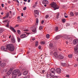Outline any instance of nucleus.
<instances>
[{"instance_id": "42", "label": "nucleus", "mask_w": 78, "mask_h": 78, "mask_svg": "<svg viewBox=\"0 0 78 78\" xmlns=\"http://www.w3.org/2000/svg\"><path fill=\"white\" fill-rule=\"evenodd\" d=\"M6 27H9V23H7V24L6 25Z\"/></svg>"}, {"instance_id": "35", "label": "nucleus", "mask_w": 78, "mask_h": 78, "mask_svg": "<svg viewBox=\"0 0 78 78\" xmlns=\"http://www.w3.org/2000/svg\"><path fill=\"white\" fill-rule=\"evenodd\" d=\"M34 40H35V38L31 39L30 41L31 42H33Z\"/></svg>"}, {"instance_id": "50", "label": "nucleus", "mask_w": 78, "mask_h": 78, "mask_svg": "<svg viewBox=\"0 0 78 78\" xmlns=\"http://www.w3.org/2000/svg\"><path fill=\"white\" fill-rule=\"evenodd\" d=\"M44 21L43 20V21H41V23L42 24H43V23H44Z\"/></svg>"}, {"instance_id": "8", "label": "nucleus", "mask_w": 78, "mask_h": 78, "mask_svg": "<svg viewBox=\"0 0 78 78\" xmlns=\"http://www.w3.org/2000/svg\"><path fill=\"white\" fill-rule=\"evenodd\" d=\"M20 37L22 39H23V38H25V37H27V36H26V34H23L20 36Z\"/></svg>"}, {"instance_id": "12", "label": "nucleus", "mask_w": 78, "mask_h": 78, "mask_svg": "<svg viewBox=\"0 0 78 78\" xmlns=\"http://www.w3.org/2000/svg\"><path fill=\"white\" fill-rule=\"evenodd\" d=\"M6 64L5 62L2 63L1 64V66L2 67H5V66H6Z\"/></svg>"}, {"instance_id": "3", "label": "nucleus", "mask_w": 78, "mask_h": 78, "mask_svg": "<svg viewBox=\"0 0 78 78\" xmlns=\"http://www.w3.org/2000/svg\"><path fill=\"white\" fill-rule=\"evenodd\" d=\"M51 7L54 8V10H56V9H58L59 8V6L55 2H53L51 3L50 4Z\"/></svg>"}, {"instance_id": "51", "label": "nucleus", "mask_w": 78, "mask_h": 78, "mask_svg": "<svg viewBox=\"0 0 78 78\" xmlns=\"http://www.w3.org/2000/svg\"><path fill=\"white\" fill-rule=\"evenodd\" d=\"M2 6L3 7H4V4H2Z\"/></svg>"}, {"instance_id": "36", "label": "nucleus", "mask_w": 78, "mask_h": 78, "mask_svg": "<svg viewBox=\"0 0 78 78\" xmlns=\"http://www.w3.org/2000/svg\"><path fill=\"white\" fill-rule=\"evenodd\" d=\"M48 17H49V16L48 15H46L45 16L46 19H47Z\"/></svg>"}, {"instance_id": "2", "label": "nucleus", "mask_w": 78, "mask_h": 78, "mask_svg": "<svg viewBox=\"0 0 78 78\" xmlns=\"http://www.w3.org/2000/svg\"><path fill=\"white\" fill-rule=\"evenodd\" d=\"M12 78H16L17 75L18 76H20L22 75V73L20 72V70L19 69H15L12 72Z\"/></svg>"}, {"instance_id": "38", "label": "nucleus", "mask_w": 78, "mask_h": 78, "mask_svg": "<svg viewBox=\"0 0 78 78\" xmlns=\"http://www.w3.org/2000/svg\"><path fill=\"white\" fill-rule=\"evenodd\" d=\"M44 44H45V42L42 41L41 42V44H42L44 45Z\"/></svg>"}, {"instance_id": "13", "label": "nucleus", "mask_w": 78, "mask_h": 78, "mask_svg": "<svg viewBox=\"0 0 78 78\" xmlns=\"http://www.w3.org/2000/svg\"><path fill=\"white\" fill-rule=\"evenodd\" d=\"M10 29L12 31L14 32V33H16V30H15V29H14V28H13V27L10 26Z\"/></svg>"}, {"instance_id": "48", "label": "nucleus", "mask_w": 78, "mask_h": 78, "mask_svg": "<svg viewBox=\"0 0 78 78\" xmlns=\"http://www.w3.org/2000/svg\"><path fill=\"white\" fill-rule=\"evenodd\" d=\"M64 16H65V18H67V17H68V16H66V15L64 14Z\"/></svg>"}, {"instance_id": "5", "label": "nucleus", "mask_w": 78, "mask_h": 78, "mask_svg": "<svg viewBox=\"0 0 78 78\" xmlns=\"http://www.w3.org/2000/svg\"><path fill=\"white\" fill-rule=\"evenodd\" d=\"M57 58L59 59H64V56H63V54H60L58 56Z\"/></svg>"}, {"instance_id": "47", "label": "nucleus", "mask_w": 78, "mask_h": 78, "mask_svg": "<svg viewBox=\"0 0 78 78\" xmlns=\"http://www.w3.org/2000/svg\"><path fill=\"white\" fill-rule=\"evenodd\" d=\"M66 77H67V78H69V75H67L66 76Z\"/></svg>"}, {"instance_id": "23", "label": "nucleus", "mask_w": 78, "mask_h": 78, "mask_svg": "<svg viewBox=\"0 0 78 78\" xmlns=\"http://www.w3.org/2000/svg\"><path fill=\"white\" fill-rule=\"evenodd\" d=\"M62 66L63 67H66L67 66V64L66 63H63L62 64Z\"/></svg>"}, {"instance_id": "29", "label": "nucleus", "mask_w": 78, "mask_h": 78, "mask_svg": "<svg viewBox=\"0 0 78 78\" xmlns=\"http://www.w3.org/2000/svg\"><path fill=\"white\" fill-rule=\"evenodd\" d=\"M17 32L19 34H21L20 33V30H17Z\"/></svg>"}, {"instance_id": "21", "label": "nucleus", "mask_w": 78, "mask_h": 78, "mask_svg": "<svg viewBox=\"0 0 78 78\" xmlns=\"http://www.w3.org/2000/svg\"><path fill=\"white\" fill-rule=\"evenodd\" d=\"M49 47L50 48H52L53 47V45L52 44V43H50L49 44Z\"/></svg>"}, {"instance_id": "59", "label": "nucleus", "mask_w": 78, "mask_h": 78, "mask_svg": "<svg viewBox=\"0 0 78 78\" xmlns=\"http://www.w3.org/2000/svg\"><path fill=\"white\" fill-rule=\"evenodd\" d=\"M36 5H34L33 6V8H35V7H36Z\"/></svg>"}, {"instance_id": "34", "label": "nucleus", "mask_w": 78, "mask_h": 78, "mask_svg": "<svg viewBox=\"0 0 78 78\" xmlns=\"http://www.w3.org/2000/svg\"><path fill=\"white\" fill-rule=\"evenodd\" d=\"M38 45V42L37 41L36 42V43H35V46L36 47Z\"/></svg>"}, {"instance_id": "54", "label": "nucleus", "mask_w": 78, "mask_h": 78, "mask_svg": "<svg viewBox=\"0 0 78 78\" xmlns=\"http://www.w3.org/2000/svg\"><path fill=\"white\" fill-rule=\"evenodd\" d=\"M6 18H7L6 17V16H5L4 17H3V19H6Z\"/></svg>"}, {"instance_id": "10", "label": "nucleus", "mask_w": 78, "mask_h": 78, "mask_svg": "<svg viewBox=\"0 0 78 78\" xmlns=\"http://www.w3.org/2000/svg\"><path fill=\"white\" fill-rule=\"evenodd\" d=\"M78 43V40L77 39L74 40L73 41V44H74V45H76Z\"/></svg>"}, {"instance_id": "44", "label": "nucleus", "mask_w": 78, "mask_h": 78, "mask_svg": "<svg viewBox=\"0 0 78 78\" xmlns=\"http://www.w3.org/2000/svg\"><path fill=\"white\" fill-rule=\"evenodd\" d=\"M65 21H66V20L65 19L62 20V22H65Z\"/></svg>"}, {"instance_id": "64", "label": "nucleus", "mask_w": 78, "mask_h": 78, "mask_svg": "<svg viewBox=\"0 0 78 78\" xmlns=\"http://www.w3.org/2000/svg\"><path fill=\"white\" fill-rule=\"evenodd\" d=\"M44 6H45V7H46V6H47V5L46 4L44 5Z\"/></svg>"}, {"instance_id": "15", "label": "nucleus", "mask_w": 78, "mask_h": 78, "mask_svg": "<svg viewBox=\"0 0 78 78\" xmlns=\"http://www.w3.org/2000/svg\"><path fill=\"white\" fill-rule=\"evenodd\" d=\"M42 3L43 4H48V1L47 0H45L43 1Z\"/></svg>"}, {"instance_id": "22", "label": "nucleus", "mask_w": 78, "mask_h": 78, "mask_svg": "<svg viewBox=\"0 0 78 78\" xmlns=\"http://www.w3.org/2000/svg\"><path fill=\"white\" fill-rule=\"evenodd\" d=\"M51 77H52L51 76V75L50 74L47 75V78H51Z\"/></svg>"}, {"instance_id": "32", "label": "nucleus", "mask_w": 78, "mask_h": 78, "mask_svg": "<svg viewBox=\"0 0 78 78\" xmlns=\"http://www.w3.org/2000/svg\"><path fill=\"white\" fill-rule=\"evenodd\" d=\"M17 39L18 42H20V38L19 37H17Z\"/></svg>"}, {"instance_id": "11", "label": "nucleus", "mask_w": 78, "mask_h": 78, "mask_svg": "<svg viewBox=\"0 0 78 78\" xmlns=\"http://www.w3.org/2000/svg\"><path fill=\"white\" fill-rule=\"evenodd\" d=\"M12 72V69H10L7 73H6V74H7V75H10V74H11Z\"/></svg>"}, {"instance_id": "46", "label": "nucleus", "mask_w": 78, "mask_h": 78, "mask_svg": "<svg viewBox=\"0 0 78 78\" xmlns=\"http://www.w3.org/2000/svg\"><path fill=\"white\" fill-rule=\"evenodd\" d=\"M38 48L39 49H40V50H41V46H38Z\"/></svg>"}, {"instance_id": "52", "label": "nucleus", "mask_w": 78, "mask_h": 78, "mask_svg": "<svg viewBox=\"0 0 78 78\" xmlns=\"http://www.w3.org/2000/svg\"><path fill=\"white\" fill-rule=\"evenodd\" d=\"M24 31H28V30H24Z\"/></svg>"}, {"instance_id": "31", "label": "nucleus", "mask_w": 78, "mask_h": 78, "mask_svg": "<svg viewBox=\"0 0 78 78\" xmlns=\"http://www.w3.org/2000/svg\"><path fill=\"white\" fill-rule=\"evenodd\" d=\"M70 15L71 16H74V14L73 12H71L70 13Z\"/></svg>"}, {"instance_id": "53", "label": "nucleus", "mask_w": 78, "mask_h": 78, "mask_svg": "<svg viewBox=\"0 0 78 78\" xmlns=\"http://www.w3.org/2000/svg\"><path fill=\"white\" fill-rule=\"evenodd\" d=\"M7 2L9 3H11V2L10 1H8Z\"/></svg>"}, {"instance_id": "58", "label": "nucleus", "mask_w": 78, "mask_h": 78, "mask_svg": "<svg viewBox=\"0 0 78 78\" xmlns=\"http://www.w3.org/2000/svg\"><path fill=\"white\" fill-rule=\"evenodd\" d=\"M59 16V13H58V14H57V16Z\"/></svg>"}, {"instance_id": "24", "label": "nucleus", "mask_w": 78, "mask_h": 78, "mask_svg": "<svg viewBox=\"0 0 78 78\" xmlns=\"http://www.w3.org/2000/svg\"><path fill=\"white\" fill-rule=\"evenodd\" d=\"M46 37L47 39H49V38H50V35H49V34H46Z\"/></svg>"}, {"instance_id": "7", "label": "nucleus", "mask_w": 78, "mask_h": 78, "mask_svg": "<svg viewBox=\"0 0 78 78\" xmlns=\"http://www.w3.org/2000/svg\"><path fill=\"white\" fill-rule=\"evenodd\" d=\"M74 51L75 53L77 54L78 52V44L76 46V47L74 48Z\"/></svg>"}, {"instance_id": "45", "label": "nucleus", "mask_w": 78, "mask_h": 78, "mask_svg": "<svg viewBox=\"0 0 78 78\" xmlns=\"http://www.w3.org/2000/svg\"><path fill=\"white\" fill-rule=\"evenodd\" d=\"M21 19H19L18 20V21L19 22H20V21H21Z\"/></svg>"}, {"instance_id": "63", "label": "nucleus", "mask_w": 78, "mask_h": 78, "mask_svg": "<svg viewBox=\"0 0 78 78\" xmlns=\"http://www.w3.org/2000/svg\"><path fill=\"white\" fill-rule=\"evenodd\" d=\"M17 2L18 3H19V1L17 0Z\"/></svg>"}, {"instance_id": "37", "label": "nucleus", "mask_w": 78, "mask_h": 78, "mask_svg": "<svg viewBox=\"0 0 78 78\" xmlns=\"http://www.w3.org/2000/svg\"><path fill=\"white\" fill-rule=\"evenodd\" d=\"M44 70H41V73L42 74H44Z\"/></svg>"}, {"instance_id": "61", "label": "nucleus", "mask_w": 78, "mask_h": 78, "mask_svg": "<svg viewBox=\"0 0 78 78\" xmlns=\"http://www.w3.org/2000/svg\"><path fill=\"white\" fill-rule=\"evenodd\" d=\"M9 12L10 14H11V13H12V12H11V11H10Z\"/></svg>"}, {"instance_id": "18", "label": "nucleus", "mask_w": 78, "mask_h": 78, "mask_svg": "<svg viewBox=\"0 0 78 78\" xmlns=\"http://www.w3.org/2000/svg\"><path fill=\"white\" fill-rule=\"evenodd\" d=\"M32 31L33 32V33H36V28H35L34 29L32 30Z\"/></svg>"}, {"instance_id": "56", "label": "nucleus", "mask_w": 78, "mask_h": 78, "mask_svg": "<svg viewBox=\"0 0 78 78\" xmlns=\"http://www.w3.org/2000/svg\"><path fill=\"white\" fill-rule=\"evenodd\" d=\"M3 78H6V76H2Z\"/></svg>"}, {"instance_id": "14", "label": "nucleus", "mask_w": 78, "mask_h": 78, "mask_svg": "<svg viewBox=\"0 0 78 78\" xmlns=\"http://www.w3.org/2000/svg\"><path fill=\"white\" fill-rule=\"evenodd\" d=\"M66 39L68 41H69L70 42L72 41V38L71 37H67Z\"/></svg>"}, {"instance_id": "60", "label": "nucleus", "mask_w": 78, "mask_h": 78, "mask_svg": "<svg viewBox=\"0 0 78 78\" xmlns=\"http://www.w3.org/2000/svg\"><path fill=\"white\" fill-rule=\"evenodd\" d=\"M28 3H30V0H28Z\"/></svg>"}, {"instance_id": "26", "label": "nucleus", "mask_w": 78, "mask_h": 78, "mask_svg": "<svg viewBox=\"0 0 78 78\" xmlns=\"http://www.w3.org/2000/svg\"><path fill=\"white\" fill-rule=\"evenodd\" d=\"M73 56V55H72L70 54L69 55H68V56L69 58H72Z\"/></svg>"}, {"instance_id": "30", "label": "nucleus", "mask_w": 78, "mask_h": 78, "mask_svg": "<svg viewBox=\"0 0 78 78\" xmlns=\"http://www.w3.org/2000/svg\"><path fill=\"white\" fill-rule=\"evenodd\" d=\"M42 28H43V27L42 26H40L39 27V29L40 30H42Z\"/></svg>"}, {"instance_id": "41", "label": "nucleus", "mask_w": 78, "mask_h": 78, "mask_svg": "<svg viewBox=\"0 0 78 78\" xmlns=\"http://www.w3.org/2000/svg\"><path fill=\"white\" fill-rule=\"evenodd\" d=\"M27 9V7H25L24 8H23V10H24V11L26 10Z\"/></svg>"}, {"instance_id": "33", "label": "nucleus", "mask_w": 78, "mask_h": 78, "mask_svg": "<svg viewBox=\"0 0 78 78\" xmlns=\"http://www.w3.org/2000/svg\"><path fill=\"white\" fill-rule=\"evenodd\" d=\"M9 12H8L7 14H6V16H5L7 18H8V17H9Z\"/></svg>"}, {"instance_id": "40", "label": "nucleus", "mask_w": 78, "mask_h": 78, "mask_svg": "<svg viewBox=\"0 0 78 78\" xmlns=\"http://www.w3.org/2000/svg\"><path fill=\"white\" fill-rule=\"evenodd\" d=\"M8 22V20L3 21V23H5V22Z\"/></svg>"}, {"instance_id": "39", "label": "nucleus", "mask_w": 78, "mask_h": 78, "mask_svg": "<svg viewBox=\"0 0 78 78\" xmlns=\"http://www.w3.org/2000/svg\"><path fill=\"white\" fill-rule=\"evenodd\" d=\"M75 16H78V12H75Z\"/></svg>"}, {"instance_id": "4", "label": "nucleus", "mask_w": 78, "mask_h": 78, "mask_svg": "<svg viewBox=\"0 0 78 78\" xmlns=\"http://www.w3.org/2000/svg\"><path fill=\"white\" fill-rule=\"evenodd\" d=\"M55 72H56V69L54 68H51V71L50 72V74L53 77V76H54L55 75Z\"/></svg>"}, {"instance_id": "57", "label": "nucleus", "mask_w": 78, "mask_h": 78, "mask_svg": "<svg viewBox=\"0 0 78 78\" xmlns=\"http://www.w3.org/2000/svg\"><path fill=\"white\" fill-rule=\"evenodd\" d=\"M21 16H23V13H21Z\"/></svg>"}, {"instance_id": "9", "label": "nucleus", "mask_w": 78, "mask_h": 78, "mask_svg": "<svg viewBox=\"0 0 78 78\" xmlns=\"http://www.w3.org/2000/svg\"><path fill=\"white\" fill-rule=\"evenodd\" d=\"M56 72L57 73L59 74L61 72V69L60 68H57L56 69Z\"/></svg>"}, {"instance_id": "62", "label": "nucleus", "mask_w": 78, "mask_h": 78, "mask_svg": "<svg viewBox=\"0 0 78 78\" xmlns=\"http://www.w3.org/2000/svg\"><path fill=\"white\" fill-rule=\"evenodd\" d=\"M24 2H27V0H23Z\"/></svg>"}, {"instance_id": "20", "label": "nucleus", "mask_w": 78, "mask_h": 78, "mask_svg": "<svg viewBox=\"0 0 78 78\" xmlns=\"http://www.w3.org/2000/svg\"><path fill=\"white\" fill-rule=\"evenodd\" d=\"M11 41L13 43H15V42H16V41H15L14 38L12 39Z\"/></svg>"}, {"instance_id": "43", "label": "nucleus", "mask_w": 78, "mask_h": 78, "mask_svg": "<svg viewBox=\"0 0 78 78\" xmlns=\"http://www.w3.org/2000/svg\"><path fill=\"white\" fill-rule=\"evenodd\" d=\"M53 78H58V76H55L54 77H53Z\"/></svg>"}, {"instance_id": "17", "label": "nucleus", "mask_w": 78, "mask_h": 78, "mask_svg": "<svg viewBox=\"0 0 78 78\" xmlns=\"http://www.w3.org/2000/svg\"><path fill=\"white\" fill-rule=\"evenodd\" d=\"M27 74H28V71H25L23 73V75H27Z\"/></svg>"}, {"instance_id": "28", "label": "nucleus", "mask_w": 78, "mask_h": 78, "mask_svg": "<svg viewBox=\"0 0 78 78\" xmlns=\"http://www.w3.org/2000/svg\"><path fill=\"white\" fill-rule=\"evenodd\" d=\"M3 31V29L2 28H0V33H2Z\"/></svg>"}, {"instance_id": "1", "label": "nucleus", "mask_w": 78, "mask_h": 78, "mask_svg": "<svg viewBox=\"0 0 78 78\" xmlns=\"http://www.w3.org/2000/svg\"><path fill=\"white\" fill-rule=\"evenodd\" d=\"M10 51H13L14 50L15 48L13 44H8L6 46V47L5 46H2L1 47V49L2 50H4L5 51H8V49Z\"/></svg>"}, {"instance_id": "6", "label": "nucleus", "mask_w": 78, "mask_h": 78, "mask_svg": "<svg viewBox=\"0 0 78 78\" xmlns=\"http://www.w3.org/2000/svg\"><path fill=\"white\" fill-rule=\"evenodd\" d=\"M34 16L35 17H37L39 16V12L37 10H35L34 11Z\"/></svg>"}, {"instance_id": "27", "label": "nucleus", "mask_w": 78, "mask_h": 78, "mask_svg": "<svg viewBox=\"0 0 78 78\" xmlns=\"http://www.w3.org/2000/svg\"><path fill=\"white\" fill-rule=\"evenodd\" d=\"M38 22H39V20H38V18H37L36 19V24H37Z\"/></svg>"}, {"instance_id": "55", "label": "nucleus", "mask_w": 78, "mask_h": 78, "mask_svg": "<svg viewBox=\"0 0 78 78\" xmlns=\"http://www.w3.org/2000/svg\"><path fill=\"white\" fill-rule=\"evenodd\" d=\"M37 3L36 2L35 3V6H36V5H37Z\"/></svg>"}, {"instance_id": "16", "label": "nucleus", "mask_w": 78, "mask_h": 78, "mask_svg": "<svg viewBox=\"0 0 78 78\" xmlns=\"http://www.w3.org/2000/svg\"><path fill=\"white\" fill-rule=\"evenodd\" d=\"M54 55L55 58H58V53L57 52H54Z\"/></svg>"}, {"instance_id": "25", "label": "nucleus", "mask_w": 78, "mask_h": 78, "mask_svg": "<svg viewBox=\"0 0 78 78\" xmlns=\"http://www.w3.org/2000/svg\"><path fill=\"white\" fill-rule=\"evenodd\" d=\"M58 27H56L55 28V31H58Z\"/></svg>"}, {"instance_id": "49", "label": "nucleus", "mask_w": 78, "mask_h": 78, "mask_svg": "<svg viewBox=\"0 0 78 78\" xmlns=\"http://www.w3.org/2000/svg\"><path fill=\"white\" fill-rule=\"evenodd\" d=\"M19 24H17L16 25L15 27H19Z\"/></svg>"}, {"instance_id": "19", "label": "nucleus", "mask_w": 78, "mask_h": 78, "mask_svg": "<svg viewBox=\"0 0 78 78\" xmlns=\"http://www.w3.org/2000/svg\"><path fill=\"white\" fill-rule=\"evenodd\" d=\"M59 36H56L55 38V40L56 41H57V40H58V39H59Z\"/></svg>"}]
</instances>
